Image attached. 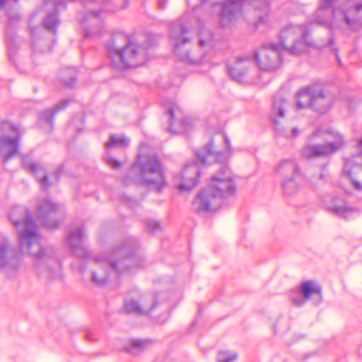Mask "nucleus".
<instances>
[{
    "instance_id": "nucleus-1",
    "label": "nucleus",
    "mask_w": 362,
    "mask_h": 362,
    "mask_svg": "<svg viewBox=\"0 0 362 362\" xmlns=\"http://www.w3.org/2000/svg\"><path fill=\"white\" fill-rule=\"evenodd\" d=\"M10 218L16 227L20 248L23 250L28 247L36 274L49 281L59 278L61 264L52 249L44 248L40 244L37 228L28 211L15 208L10 214Z\"/></svg>"
},
{
    "instance_id": "nucleus-2",
    "label": "nucleus",
    "mask_w": 362,
    "mask_h": 362,
    "mask_svg": "<svg viewBox=\"0 0 362 362\" xmlns=\"http://www.w3.org/2000/svg\"><path fill=\"white\" fill-rule=\"evenodd\" d=\"M335 0H321L313 19L308 23L325 27L330 30L344 27L355 30L362 26V1L354 4L348 1L338 8H330Z\"/></svg>"
},
{
    "instance_id": "nucleus-3",
    "label": "nucleus",
    "mask_w": 362,
    "mask_h": 362,
    "mask_svg": "<svg viewBox=\"0 0 362 362\" xmlns=\"http://www.w3.org/2000/svg\"><path fill=\"white\" fill-rule=\"evenodd\" d=\"M235 190L230 172L224 166L211 177L207 188L197 194L192 202V209L197 214L215 211L221 206L223 199L233 195Z\"/></svg>"
},
{
    "instance_id": "nucleus-4",
    "label": "nucleus",
    "mask_w": 362,
    "mask_h": 362,
    "mask_svg": "<svg viewBox=\"0 0 362 362\" xmlns=\"http://www.w3.org/2000/svg\"><path fill=\"white\" fill-rule=\"evenodd\" d=\"M128 251L126 247L122 246L115 249L107 257H96L98 268L93 272V282L97 286H103L108 281L109 269L120 276L136 266V258L132 255H128Z\"/></svg>"
},
{
    "instance_id": "nucleus-5",
    "label": "nucleus",
    "mask_w": 362,
    "mask_h": 362,
    "mask_svg": "<svg viewBox=\"0 0 362 362\" xmlns=\"http://www.w3.org/2000/svg\"><path fill=\"white\" fill-rule=\"evenodd\" d=\"M335 101L334 96L320 83H313L302 88L296 95L298 109L310 108L323 114L329 111Z\"/></svg>"
},
{
    "instance_id": "nucleus-6",
    "label": "nucleus",
    "mask_w": 362,
    "mask_h": 362,
    "mask_svg": "<svg viewBox=\"0 0 362 362\" xmlns=\"http://www.w3.org/2000/svg\"><path fill=\"white\" fill-rule=\"evenodd\" d=\"M136 168L139 170V183L148 189L160 192L167 186L161 163L156 156L139 155Z\"/></svg>"
},
{
    "instance_id": "nucleus-7",
    "label": "nucleus",
    "mask_w": 362,
    "mask_h": 362,
    "mask_svg": "<svg viewBox=\"0 0 362 362\" xmlns=\"http://www.w3.org/2000/svg\"><path fill=\"white\" fill-rule=\"evenodd\" d=\"M309 33L307 24L288 25L281 31L278 45L293 55L303 53L307 47L320 48L309 37Z\"/></svg>"
},
{
    "instance_id": "nucleus-8",
    "label": "nucleus",
    "mask_w": 362,
    "mask_h": 362,
    "mask_svg": "<svg viewBox=\"0 0 362 362\" xmlns=\"http://www.w3.org/2000/svg\"><path fill=\"white\" fill-rule=\"evenodd\" d=\"M109 49L112 64L122 69L137 67L147 61L146 49L128 40L124 47H119L115 42Z\"/></svg>"
},
{
    "instance_id": "nucleus-9",
    "label": "nucleus",
    "mask_w": 362,
    "mask_h": 362,
    "mask_svg": "<svg viewBox=\"0 0 362 362\" xmlns=\"http://www.w3.org/2000/svg\"><path fill=\"white\" fill-rule=\"evenodd\" d=\"M188 33L187 27L180 21L172 23L170 30V43L180 61L187 64H199L202 62L203 56L189 52L187 46L190 44L191 37Z\"/></svg>"
},
{
    "instance_id": "nucleus-10",
    "label": "nucleus",
    "mask_w": 362,
    "mask_h": 362,
    "mask_svg": "<svg viewBox=\"0 0 362 362\" xmlns=\"http://www.w3.org/2000/svg\"><path fill=\"white\" fill-rule=\"evenodd\" d=\"M0 153L4 161H7L18 153L21 133L18 126L9 122H3L1 125Z\"/></svg>"
},
{
    "instance_id": "nucleus-11",
    "label": "nucleus",
    "mask_w": 362,
    "mask_h": 362,
    "mask_svg": "<svg viewBox=\"0 0 362 362\" xmlns=\"http://www.w3.org/2000/svg\"><path fill=\"white\" fill-rule=\"evenodd\" d=\"M277 174L282 176L281 189L285 196H293L300 189L296 177L300 175L298 164L292 159H285L279 163L276 167Z\"/></svg>"
},
{
    "instance_id": "nucleus-12",
    "label": "nucleus",
    "mask_w": 362,
    "mask_h": 362,
    "mask_svg": "<svg viewBox=\"0 0 362 362\" xmlns=\"http://www.w3.org/2000/svg\"><path fill=\"white\" fill-rule=\"evenodd\" d=\"M286 52L278 45L267 42L258 52L254 53L255 62L259 68L267 71H274L282 64V54Z\"/></svg>"
},
{
    "instance_id": "nucleus-13",
    "label": "nucleus",
    "mask_w": 362,
    "mask_h": 362,
    "mask_svg": "<svg viewBox=\"0 0 362 362\" xmlns=\"http://www.w3.org/2000/svg\"><path fill=\"white\" fill-rule=\"evenodd\" d=\"M246 2L252 4L255 8H259L264 13H267L268 4L266 0H226L222 4L220 16L221 26H228L234 22L241 13L243 4Z\"/></svg>"
},
{
    "instance_id": "nucleus-14",
    "label": "nucleus",
    "mask_w": 362,
    "mask_h": 362,
    "mask_svg": "<svg viewBox=\"0 0 362 362\" xmlns=\"http://www.w3.org/2000/svg\"><path fill=\"white\" fill-rule=\"evenodd\" d=\"M62 207L49 199H44L38 203L37 208V218L47 228L52 229L57 228L61 222L58 218L62 216Z\"/></svg>"
},
{
    "instance_id": "nucleus-15",
    "label": "nucleus",
    "mask_w": 362,
    "mask_h": 362,
    "mask_svg": "<svg viewBox=\"0 0 362 362\" xmlns=\"http://www.w3.org/2000/svg\"><path fill=\"white\" fill-rule=\"evenodd\" d=\"M170 115V131L173 134H183L188 131L192 125L191 119L184 117L179 106L175 103H170L165 107Z\"/></svg>"
},
{
    "instance_id": "nucleus-16",
    "label": "nucleus",
    "mask_w": 362,
    "mask_h": 362,
    "mask_svg": "<svg viewBox=\"0 0 362 362\" xmlns=\"http://www.w3.org/2000/svg\"><path fill=\"white\" fill-rule=\"evenodd\" d=\"M156 305V297L153 295L143 296L139 299L126 300L124 310L127 313L145 315Z\"/></svg>"
},
{
    "instance_id": "nucleus-17",
    "label": "nucleus",
    "mask_w": 362,
    "mask_h": 362,
    "mask_svg": "<svg viewBox=\"0 0 362 362\" xmlns=\"http://www.w3.org/2000/svg\"><path fill=\"white\" fill-rule=\"evenodd\" d=\"M317 138H320L327 142L332 155L346 146L344 136L333 129H319L313 132L310 135V139Z\"/></svg>"
},
{
    "instance_id": "nucleus-18",
    "label": "nucleus",
    "mask_w": 362,
    "mask_h": 362,
    "mask_svg": "<svg viewBox=\"0 0 362 362\" xmlns=\"http://www.w3.org/2000/svg\"><path fill=\"white\" fill-rule=\"evenodd\" d=\"M325 208L329 212L345 220L350 219L358 214V211L355 208L349 206L337 197H334L330 202H327Z\"/></svg>"
},
{
    "instance_id": "nucleus-19",
    "label": "nucleus",
    "mask_w": 362,
    "mask_h": 362,
    "mask_svg": "<svg viewBox=\"0 0 362 362\" xmlns=\"http://www.w3.org/2000/svg\"><path fill=\"white\" fill-rule=\"evenodd\" d=\"M199 175V170L194 163L187 164L181 175L182 183L178 185L180 190L190 191L197 185V178Z\"/></svg>"
},
{
    "instance_id": "nucleus-20",
    "label": "nucleus",
    "mask_w": 362,
    "mask_h": 362,
    "mask_svg": "<svg viewBox=\"0 0 362 362\" xmlns=\"http://www.w3.org/2000/svg\"><path fill=\"white\" fill-rule=\"evenodd\" d=\"M332 155L327 142L324 144H307L300 150V156L307 159L325 158Z\"/></svg>"
},
{
    "instance_id": "nucleus-21",
    "label": "nucleus",
    "mask_w": 362,
    "mask_h": 362,
    "mask_svg": "<svg viewBox=\"0 0 362 362\" xmlns=\"http://www.w3.org/2000/svg\"><path fill=\"white\" fill-rule=\"evenodd\" d=\"M84 233L82 228H78L70 232L68 236V243L74 255L80 258L88 257L87 251L82 244Z\"/></svg>"
},
{
    "instance_id": "nucleus-22",
    "label": "nucleus",
    "mask_w": 362,
    "mask_h": 362,
    "mask_svg": "<svg viewBox=\"0 0 362 362\" xmlns=\"http://www.w3.org/2000/svg\"><path fill=\"white\" fill-rule=\"evenodd\" d=\"M198 160L202 164H206L208 163L216 162V161H224L228 159V153H222L216 152L214 149V144L211 140L203 149V152H198L197 153Z\"/></svg>"
},
{
    "instance_id": "nucleus-23",
    "label": "nucleus",
    "mask_w": 362,
    "mask_h": 362,
    "mask_svg": "<svg viewBox=\"0 0 362 362\" xmlns=\"http://www.w3.org/2000/svg\"><path fill=\"white\" fill-rule=\"evenodd\" d=\"M254 61L255 58L238 57L232 65L228 66L229 74L235 80H241Z\"/></svg>"
},
{
    "instance_id": "nucleus-24",
    "label": "nucleus",
    "mask_w": 362,
    "mask_h": 362,
    "mask_svg": "<svg viewBox=\"0 0 362 362\" xmlns=\"http://www.w3.org/2000/svg\"><path fill=\"white\" fill-rule=\"evenodd\" d=\"M300 293L303 296V298L300 296L293 298V303L298 306L304 304L305 300L310 299L312 296H320L321 288L315 285L313 281H307L301 284Z\"/></svg>"
},
{
    "instance_id": "nucleus-25",
    "label": "nucleus",
    "mask_w": 362,
    "mask_h": 362,
    "mask_svg": "<svg viewBox=\"0 0 362 362\" xmlns=\"http://www.w3.org/2000/svg\"><path fill=\"white\" fill-rule=\"evenodd\" d=\"M151 344L148 339H132L127 341L123 345V350L132 355L136 356L146 351Z\"/></svg>"
},
{
    "instance_id": "nucleus-26",
    "label": "nucleus",
    "mask_w": 362,
    "mask_h": 362,
    "mask_svg": "<svg viewBox=\"0 0 362 362\" xmlns=\"http://www.w3.org/2000/svg\"><path fill=\"white\" fill-rule=\"evenodd\" d=\"M23 165L37 177V181L43 189H45L49 186L46 170L43 167L35 163H28L25 160L23 161Z\"/></svg>"
},
{
    "instance_id": "nucleus-27",
    "label": "nucleus",
    "mask_w": 362,
    "mask_h": 362,
    "mask_svg": "<svg viewBox=\"0 0 362 362\" xmlns=\"http://www.w3.org/2000/svg\"><path fill=\"white\" fill-rule=\"evenodd\" d=\"M67 104L68 102L66 100H63L59 104L56 105L54 108L45 110L42 113H41L40 116V122L52 125L55 114L57 113L59 111L64 109L66 107Z\"/></svg>"
},
{
    "instance_id": "nucleus-28",
    "label": "nucleus",
    "mask_w": 362,
    "mask_h": 362,
    "mask_svg": "<svg viewBox=\"0 0 362 362\" xmlns=\"http://www.w3.org/2000/svg\"><path fill=\"white\" fill-rule=\"evenodd\" d=\"M351 160L349 158L344 159V166L343 173L350 180L352 186L358 192H362V175L359 179H356L351 175Z\"/></svg>"
},
{
    "instance_id": "nucleus-29",
    "label": "nucleus",
    "mask_w": 362,
    "mask_h": 362,
    "mask_svg": "<svg viewBox=\"0 0 362 362\" xmlns=\"http://www.w3.org/2000/svg\"><path fill=\"white\" fill-rule=\"evenodd\" d=\"M129 139L120 135H112L105 144V147L110 149L115 147H127L129 144Z\"/></svg>"
},
{
    "instance_id": "nucleus-30",
    "label": "nucleus",
    "mask_w": 362,
    "mask_h": 362,
    "mask_svg": "<svg viewBox=\"0 0 362 362\" xmlns=\"http://www.w3.org/2000/svg\"><path fill=\"white\" fill-rule=\"evenodd\" d=\"M213 40V34L208 29L202 27L199 30V45L204 47L210 45Z\"/></svg>"
},
{
    "instance_id": "nucleus-31",
    "label": "nucleus",
    "mask_w": 362,
    "mask_h": 362,
    "mask_svg": "<svg viewBox=\"0 0 362 362\" xmlns=\"http://www.w3.org/2000/svg\"><path fill=\"white\" fill-rule=\"evenodd\" d=\"M61 78L66 86L71 87L76 81V70L74 69H69L63 71L61 73Z\"/></svg>"
},
{
    "instance_id": "nucleus-32",
    "label": "nucleus",
    "mask_w": 362,
    "mask_h": 362,
    "mask_svg": "<svg viewBox=\"0 0 362 362\" xmlns=\"http://www.w3.org/2000/svg\"><path fill=\"white\" fill-rule=\"evenodd\" d=\"M8 245L4 238L0 237V268L4 267L8 262Z\"/></svg>"
},
{
    "instance_id": "nucleus-33",
    "label": "nucleus",
    "mask_w": 362,
    "mask_h": 362,
    "mask_svg": "<svg viewBox=\"0 0 362 362\" xmlns=\"http://www.w3.org/2000/svg\"><path fill=\"white\" fill-rule=\"evenodd\" d=\"M285 100L281 97H276L272 105V113L283 117L285 112Z\"/></svg>"
},
{
    "instance_id": "nucleus-34",
    "label": "nucleus",
    "mask_w": 362,
    "mask_h": 362,
    "mask_svg": "<svg viewBox=\"0 0 362 362\" xmlns=\"http://www.w3.org/2000/svg\"><path fill=\"white\" fill-rule=\"evenodd\" d=\"M238 358V354L228 351H221L217 356L218 362H233Z\"/></svg>"
},
{
    "instance_id": "nucleus-35",
    "label": "nucleus",
    "mask_w": 362,
    "mask_h": 362,
    "mask_svg": "<svg viewBox=\"0 0 362 362\" xmlns=\"http://www.w3.org/2000/svg\"><path fill=\"white\" fill-rule=\"evenodd\" d=\"M59 24L57 17L55 14L48 16L45 20V27L53 32H55L56 28Z\"/></svg>"
},
{
    "instance_id": "nucleus-36",
    "label": "nucleus",
    "mask_w": 362,
    "mask_h": 362,
    "mask_svg": "<svg viewBox=\"0 0 362 362\" xmlns=\"http://www.w3.org/2000/svg\"><path fill=\"white\" fill-rule=\"evenodd\" d=\"M146 228L151 233H156L161 230L160 225L156 220H148L146 222Z\"/></svg>"
},
{
    "instance_id": "nucleus-37",
    "label": "nucleus",
    "mask_w": 362,
    "mask_h": 362,
    "mask_svg": "<svg viewBox=\"0 0 362 362\" xmlns=\"http://www.w3.org/2000/svg\"><path fill=\"white\" fill-rule=\"evenodd\" d=\"M106 163L114 170L119 169L122 166V163L112 157L107 158Z\"/></svg>"
},
{
    "instance_id": "nucleus-38",
    "label": "nucleus",
    "mask_w": 362,
    "mask_h": 362,
    "mask_svg": "<svg viewBox=\"0 0 362 362\" xmlns=\"http://www.w3.org/2000/svg\"><path fill=\"white\" fill-rule=\"evenodd\" d=\"M268 22V17L267 15L259 16L257 21L255 23V26L258 28L261 25L266 24Z\"/></svg>"
},
{
    "instance_id": "nucleus-39",
    "label": "nucleus",
    "mask_w": 362,
    "mask_h": 362,
    "mask_svg": "<svg viewBox=\"0 0 362 362\" xmlns=\"http://www.w3.org/2000/svg\"><path fill=\"white\" fill-rule=\"evenodd\" d=\"M284 136L288 138H294L299 134V130L298 128L294 127L292 129L291 133L285 132L284 133Z\"/></svg>"
},
{
    "instance_id": "nucleus-40",
    "label": "nucleus",
    "mask_w": 362,
    "mask_h": 362,
    "mask_svg": "<svg viewBox=\"0 0 362 362\" xmlns=\"http://www.w3.org/2000/svg\"><path fill=\"white\" fill-rule=\"evenodd\" d=\"M100 33V30H88L86 31L85 33V35L87 37H90V36H92V35H98Z\"/></svg>"
},
{
    "instance_id": "nucleus-41",
    "label": "nucleus",
    "mask_w": 362,
    "mask_h": 362,
    "mask_svg": "<svg viewBox=\"0 0 362 362\" xmlns=\"http://www.w3.org/2000/svg\"><path fill=\"white\" fill-rule=\"evenodd\" d=\"M326 168H327V165H324L322 166V173L319 175V179L320 180H325L326 175L325 173V170Z\"/></svg>"
},
{
    "instance_id": "nucleus-42",
    "label": "nucleus",
    "mask_w": 362,
    "mask_h": 362,
    "mask_svg": "<svg viewBox=\"0 0 362 362\" xmlns=\"http://www.w3.org/2000/svg\"><path fill=\"white\" fill-rule=\"evenodd\" d=\"M64 170V168L63 166H60L58 170L56 171V177L57 180H59V177L60 175V174L62 173Z\"/></svg>"
},
{
    "instance_id": "nucleus-43",
    "label": "nucleus",
    "mask_w": 362,
    "mask_h": 362,
    "mask_svg": "<svg viewBox=\"0 0 362 362\" xmlns=\"http://www.w3.org/2000/svg\"><path fill=\"white\" fill-rule=\"evenodd\" d=\"M90 14H92L95 17V23H100V20L97 18V16H98L97 12H90Z\"/></svg>"
},
{
    "instance_id": "nucleus-44",
    "label": "nucleus",
    "mask_w": 362,
    "mask_h": 362,
    "mask_svg": "<svg viewBox=\"0 0 362 362\" xmlns=\"http://www.w3.org/2000/svg\"><path fill=\"white\" fill-rule=\"evenodd\" d=\"M358 146V148L362 154V139L359 141Z\"/></svg>"
},
{
    "instance_id": "nucleus-45",
    "label": "nucleus",
    "mask_w": 362,
    "mask_h": 362,
    "mask_svg": "<svg viewBox=\"0 0 362 362\" xmlns=\"http://www.w3.org/2000/svg\"><path fill=\"white\" fill-rule=\"evenodd\" d=\"M334 40L333 37H330V39L328 41V45L331 46L334 44Z\"/></svg>"
},
{
    "instance_id": "nucleus-46",
    "label": "nucleus",
    "mask_w": 362,
    "mask_h": 362,
    "mask_svg": "<svg viewBox=\"0 0 362 362\" xmlns=\"http://www.w3.org/2000/svg\"><path fill=\"white\" fill-rule=\"evenodd\" d=\"M6 3V0H0V8H3Z\"/></svg>"
},
{
    "instance_id": "nucleus-47",
    "label": "nucleus",
    "mask_w": 362,
    "mask_h": 362,
    "mask_svg": "<svg viewBox=\"0 0 362 362\" xmlns=\"http://www.w3.org/2000/svg\"><path fill=\"white\" fill-rule=\"evenodd\" d=\"M86 338H87L88 340H93V338L91 337V334H86Z\"/></svg>"
},
{
    "instance_id": "nucleus-48",
    "label": "nucleus",
    "mask_w": 362,
    "mask_h": 362,
    "mask_svg": "<svg viewBox=\"0 0 362 362\" xmlns=\"http://www.w3.org/2000/svg\"><path fill=\"white\" fill-rule=\"evenodd\" d=\"M159 7L161 8V9H163L165 8L164 5L161 3V2H159Z\"/></svg>"
},
{
    "instance_id": "nucleus-49",
    "label": "nucleus",
    "mask_w": 362,
    "mask_h": 362,
    "mask_svg": "<svg viewBox=\"0 0 362 362\" xmlns=\"http://www.w3.org/2000/svg\"><path fill=\"white\" fill-rule=\"evenodd\" d=\"M225 141H226V144L228 145V139L226 137L224 138Z\"/></svg>"
}]
</instances>
